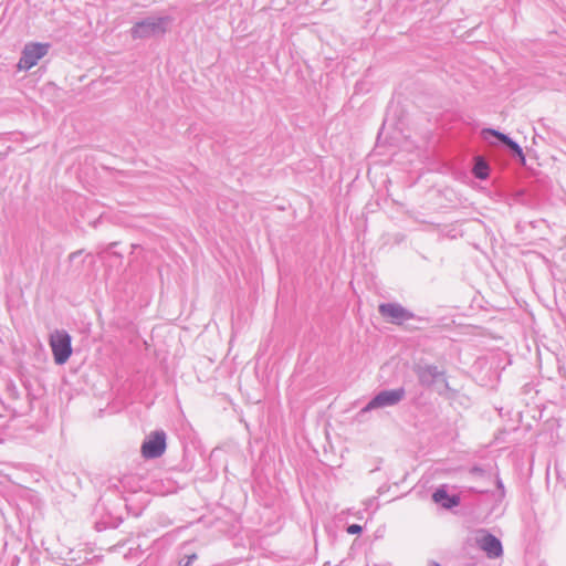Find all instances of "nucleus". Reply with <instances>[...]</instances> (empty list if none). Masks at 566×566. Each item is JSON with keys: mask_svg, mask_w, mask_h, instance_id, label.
<instances>
[{"mask_svg": "<svg viewBox=\"0 0 566 566\" xmlns=\"http://www.w3.org/2000/svg\"><path fill=\"white\" fill-rule=\"evenodd\" d=\"M49 344L54 361L57 365L65 364L72 355L71 336L64 331H55L50 335Z\"/></svg>", "mask_w": 566, "mask_h": 566, "instance_id": "obj_1", "label": "nucleus"}, {"mask_svg": "<svg viewBox=\"0 0 566 566\" xmlns=\"http://www.w3.org/2000/svg\"><path fill=\"white\" fill-rule=\"evenodd\" d=\"M378 311L386 322L399 326L413 318V313L398 303L380 304Z\"/></svg>", "mask_w": 566, "mask_h": 566, "instance_id": "obj_2", "label": "nucleus"}, {"mask_svg": "<svg viewBox=\"0 0 566 566\" xmlns=\"http://www.w3.org/2000/svg\"><path fill=\"white\" fill-rule=\"evenodd\" d=\"M49 46L48 43H30L25 45L18 67L20 70H30L36 65L38 61L48 53Z\"/></svg>", "mask_w": 566, "mask_h": 566, "instance_id": "obj_3", "label": "nucleus"}, {"mask_svg": "<svg viewBox=\"0 0 566 566\" xmlns=\"http://www.w3.org/2000/svg\"><path fill=\"white\" fill-rule=\"evenodd\" d=\"M405 397V389L384 390L376 395L364 408V411L397 405Z\"/></svg>", "mask_w": 566, "mask_h": 566, "instance_id": "obj_4", "label": "nucleus"}, {"mask_svg": "<svg viewBox=\"0 0 566 566\" xmlns=\"http://www.w3.org/2000/svg\"><path fill=\"white\" fill-rule=\"evenodd\" d=\"M166 450V436L164 432L156 431L148 436L142 446V454L146 459L160 457Z\"/></svg>", "mask_w": 566, "mask_h": 566, "instance_id": "obj_5", "label": "nucleus"}, {"mask_svg": "<svg viewBox=\"0 0 566 566\" xmlns=\"http://www.w3.org/2000/svg\"><path fill=\"white\" fill-rule=\"evenodd\" d=\"M478 543L489 557L493 558L502 555L501 542L495 536L485 533L478 539Z\"/></svg>", "mask_w": 566, "mask_h": 566, "instance_id": "obj_6", "label": "nucleus"}, {"mask_svg": "<svg viewBox=\"0 0 566 566\" xmlns=\"http://www.w3.org/2000/svg\"><path fill=\"white\" fill-rule=\"evenodd\" d=\"M482 135L485 138L488 135L497 137L502 143H504L507 147H510L521 158L522 163L525 161V156L523 154L522 148L515 142H513L511 138H509L506 135H504L497 130L491 129V128L483 129Z\"/></svg>", "mask_w": 566, "mask_h": 566, "instance_id": "obj_7", "label": "nucleus"}, {"mask_svg": "<svg viewBox=\"0 0 566 566\" xmlns=\"http://www.w3.org/2000/svg\"><path fill=\"white\" fill-rule=\"evenodd\" d=\"M159 31V23L156 22H140L137 23L133 29L135 38H144L155 34Z\"/></svg>", "mask_w": 566, "mask_h": 566, "instance_id": "obj_8", "label": "nucleus"}, {"mask_svg": "<svg viewBox=\"0 0 566 566\" xmlns=\"http://www.w3.org/2000/svg\"><path fill=\"white\" fill-rule=\"evenodd\" d=\"M432 497H433L434 502L440 503L446 509H451V507L457 506L459 504V497L458 496H450L442 489L437 490L433 493Z\"/></svg>", "mask_w": 566, "mask_h": 566, "instance_id": "obj_9", "label": "nucleus"}, {"mask_svg": "<svg viewBox=\"0 0 566 566\" xmlns=\"http://www.w3.org/2000/svg\"><path fill=\"white\" fill-rule=\"evenodd\" d=\"M473 172L478 178L484 179L489 175V167L483 160L478 159L474 165Z\"/></svg>", "mask_w": 566, "mask_h": 566, "instance_id": "obj_10", "label": "nucleus"}, {"mask_svg": "<svg viewBox=\"0 0 566 566\" xmlns=\"http://www.w3.org/2000/svg\"><path fill=\"white\" fill-rule=\"evenodd\" d=\"M361 532V526L358 524H352L347 527L348 534H359Z\"/></svg>", "mask_w": 566, "mask_h": 566, "instance_id": "obj_11", "label": "nucleus"}, {"mask_svg": "<svg viewBox=\"0 0 566 566\" xmlns=\"http://www.w3.org/2000/svg\"><path fill=\"white\" fill-rule=\"evenodd\" d=\"M196 558H197L196 554H192V555L188 556V560L184 565H181V566H191L192 560L196 559Z\"/></svg>", "mask_w": 566, "mask_h": 566, "instance_id": "obj_12", "label": "nucleus"}, {"mask_svg": "<svg viewBox=\"0 0 566 566\" xmlns=\"http://www.w3.org/2000/svg\"><path fill=\"white\" fill-rule=\"evenodd\" d=\"M433 566H440V565H438V564H434Z\"/></svg>", "mask_w": 566, "mask_h": 566, "instance_id": "obj_13", "label": "nucleus"}]
</instances>
